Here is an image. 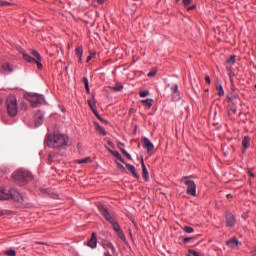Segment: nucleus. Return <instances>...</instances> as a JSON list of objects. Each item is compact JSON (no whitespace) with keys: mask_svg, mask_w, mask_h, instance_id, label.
I'll use <instances>...</instances> for the list:
<instances>
[{"mask_svg":"<svg viewBox=\"0 0 256 256\" xmlns=\"http://www.w3.org/2000/svg\"><path fill=\"white\" fill-rule=\"evenodd\" d=\"M108 153H110L111 155H113V157H115L116 159H118V161L120 163H125V159H123V157H121V154L118 151H113L111 150L109 147L105 146Z\"/></svg>","mask_w":256,"mask_h":256,"instance_id":"17","label":"nucleus"},{"mask_svg":"<svg viewBox=\"0 0 256 256\" xmlns=\"http://www.w3.org/2000/svg\"><path fill=\"white\" fill-rule=\"evenodd\" d=\"M88 105H89V107L92 109V111H93V109H97V108L95 107V103H93L91 100H88Z\"/></svg>","mask_w":256,"mask_h":256,"instance_id":"41","label":"nucleus"},{"mask_svg":"<svg viewBox=\"0 0 256 256\" xmlns=\"http://www.w3.org/2000/svg\"><path fill=\"white\" fill-rule=\"evenodd\" d=\"M95 127H96V131H98V133H100V135H103L104 137H105V135H107V131L105 130V128L100 126L99 123H95Z\"/></svg>","mask_w":256,"mask_h":256,"instance_id":"24","label":"nucleus"},{"mask_svg":"<svg viewBox=\"0 0 256 256\" xmlns=\"http://www.w3.org/2000/svg\"><path fill=\"white\" fill-rule=\"evenodd\" d=\"M26 98L32 107H39L45 101V97L37 93H29Z\"/></svg>","mask_w":256,"mask_h":256,"instance_id":"6","label":"nucleus"},{"mask_svg":"<svg viewBox=\"0 0 256 256\" xmlns=\"http://www.w3.org/2000/svg\"><path fill=\"white\" fill-rule=\"evenodd\" d=\"M90 161H91V158L86 157V158H83L81 160H77L76 163H78V165H83V163H89Z\"/></svg>","mask_w":256,"mask_h":256,"instance_id":"31","label":"nucleus"},{"mask_svg":"<svg viewBox=\"0 0 256 256\" xmlns=\"http://www.w3.org/2000/svg\"><path fill=\"white\" fill-rule=\"evenodd\" d=\"M237 223V219L235 218V214L231 212L226 213V227H235Z\"/></svg>","mask_w":256,"mask_h":256,"instance_id":"10","label":"nucleus"},{"mask_svg":"<svg viewBox=\"0 0 256 256\" xmlns=\"http://www.w3.org/2000/svg\"><path fill=\"white\" fill-rule=\"evenodd\" d=\"M226 245L228 248L236 250L239 248L240 242L237 240V238H231L226 242Z\"/></svg>","mask_w":256,"mask_h":256,"instance_id":"14","label":"nucleus"},{"mask_svg":"<svg viewBox=\"0 0 256 256\" xmlns=\"http://www.w3.org/2000/svg\"><path fill=\"white\" fill-rule=\"evenodd\" d=\"M252 255L256 256V248L252 251Z\"/></svg>","mask_w":256,"mask_h":256,"instance_id":"52","label":"nucleus"},{"mask_svg":"<svg viewBox=\"0 0 256 256\" xmlns=\"http://www.w3.org/2000/svg\"><path fill=\"white\" fill-rule=\"evenodd\" d=\"M0 71L2 73H12L13 66H11V64H9V63H4V64H2Z\"/></svg>","mask_w":256,"mask_h":256,"instance_id":"21","label":"nucleus"},{"mask_svg":"<svg viewBox=\"0 0 256 256\" xmlns=\"http://www.w3.org/2000/svg\"><path fill=\"white\" fill-rule=\"evenodd\" d=\"M188 253H189V255H191V256H201V254H199V252H197V251H195V250H193V249H189V250H188Z\"/></svg>","mask_w":256,"mask_h":256,"instance_id":"34","label":"nucleus"},{"mask_svg":"<svg viewBox=\"0 0 256 256\" xmlns=\"http://www.w3.org/2000/svg\"><path fill=\"white\" fill-rule=\"evenodd\" d=\"M141 103L144 105V107H147V109H151V107H153V99L151 98L141 100Z\"/></svg>","mask_w":256,"mask_h":256,"instance_id":"23","label":"nucleus"},{"mask_svg":"<svg viewBox=\"0 0 256 256\" xmlns=\"http://www.w3.org/2000/svg\"><path fill=\"white\" fill-rule=\"evenodd\" d=\"M7 113L9 117H16L19 113V106L17 105V98L13 95L8 96L6 99Z\"/></svg>","mask_w":256,"mask_h":256,"instance_id":"3","label":"nucleus"},{"mask_svg":"<svg viewBox=\"0 0 256 256\" xmlns=\"http://www.w3.org/2000/svg\"><path fill=\"white\" fill-rule=\"evenodd\" d=\"M106 1H107V0H93V1H92V5H93L94 7H99V5L105 4Z\"/></svg>","mask_w":256,"mask_h":256,"instance_id":"30","label":"nucleus"},{"mask_svg":"<svg viewBox=\"0 0 256 256\" xmlns=\"http://www.w3.org/2000/svg\"><path fill=\"white\" fill-rule=\"evenodd\" d=\"M104 247H107V249H111L112 253H116L115 246L111 242H105Z\"/></svg>","mask_w":256,"mask_h":256,"instance_id":"29","label":"nucleus"},{"mask_svg":"<svg viewBox=\"0 0 256 256\" xmlns=\"http://www.w3.org/2000/svg\"><path fill=\"white\" fill-rule=\"evenodd\" d=\"M157 75V71H151L147 74V77H155Z\"/></svg>","mask_w":256,"mask_h":256,"instance_id":"42","label":"nucleus"},{"mask_svg":"<svg viewBox=\"0 0 256 256\" xmlns=\"http://www.w3.org/2000/svg\"><path fill=\"white\" fill-rule=\"evenodd\" d=\"M249 175H250L251 177H254V174H253V173H251V172L249 173Z\"/></svg>","mask_w":256,"mask_h":256,"instance_id":"56","label":"nucleus"},{"mask_svg":"<svg viewBox=\"0 0 256 256\" xmlns=\"http://www.w3.org/2000/svg\"><path fill=\"white\" fill-rule=\"evenodd\" d=\"M140 97H148L149 95V91L145 90V91H140L139 92Z\"/></svg>","mask_w":256,"mask_h":256,"instance_id":"37","label":"nucleus"},{"mask_svg":"<svg viewBox=\"0 0 256 256\" xmlns=\"http://www.w3.org/2000/svg\"><path fill=\"white\" fill-rule=\"evenodd\" d=\"M93 57H95V53L90 54L87 59H86V63H89V61H91V59H93Z\"/></svg>","mask_w":256,"mask_h":256,"instance_id":"43","label":"nucleus"},{"mask_svg":"<svg viewBox=\"0 0 256 256\" xmlns=\"http://www.w3.org/2000/svg\"><path fill=\"white\" fill-rule=\"evenodd\" d=\"M113 91H121L123 89V85L121 84H116V86H114Z\"/></svg>","mask_w":256,"mask_h":256,"instance_id":"35","label":"nucleus"},{"mask_svg":"<svg viewBox=\"0 0 256 256\" xmlns=\"http://www.w3.org/2000/svg\"><path fill=\"white\" fill-rule=\"evenodd\" d=\"M13 193V189L7 190L5 188H0V199L2 201H7L11 199Z\"/></svg>","mask_w":256,"mask_h":256,"instance_id":"11","label":"nucleus"},{"mask_svg":"<svg viewBox=\"0 0 256 256\" xmlns=\"http://www.w3.org/2000/svg\"><path fill=\"white\" fill-rule=\"evenodd\" d=\"M226 198H227V200L230 201V202L233 201V195H231V194H227V195H226Z\"/></svg>","mask_w":256,"mask_h":256,"instance_id":"45","label":"nucleus"},{"mask_svg":"<svg viewBox=\"0 0 256 256\" xmlns=\"http://www.w3.org/2000/svg\"><path fill=\"white\" fill-rule=\"evenodd\" d=\"M87 245L90 247V249L97 248V234L95 232H92L91 238L88 240Z\"/></svg>","mask_w":256,"mask_h":256,"instance_id":"13","label":"nucleus"},{"mask_svg":"<svg viewBox=\"0 0 256 256\" xmlns=\"http://www.w3.org/2000/svg\"><path fill=\"white\" fill-rule=\"evenodd\" d=\"M98 119H99V121H101V123H106V124L108 123L107 120H105V119H104L103 117H101V116H100V118H98Z\"/></svg>","mask_w":256,"mask_h":256,"instance_id":"49","label":"nucleus"},{"mask_svg":"<svg viewBox=\"0 0 256 256\" xmlns=\"http://www.w3.org/2000/svg\"><path fill=\"white\" fill-rule=\"evenodd\" d=\"M126 165V169L130 171V173L135 177L136 179H139V174H137V169H135V166L129 164V163H124Z\"/></svg>","mask_w":256,"mask_h":256,"instance_id":"18","label":"nucleus"},{"mask_svg":"<svg viewBox=\"0 0 256 256\" xmlns=\"http://www.w3.org/2000/svg\"><path fill=\"white\" fill-rule=\"evenodd\" d=\"M117 147L118 149L121 151V153H123L126 158L129 160V161H132L133 160V157H131V154H129L127 152V150L123 147H125V144L123 142H117Z\"/></svg>","mask_w":256,"mask_h":256,"instance_id":"16","label":"nucleus"},{"mask_svg":"<svg viewBox=\"0 0 256 256\" xmlns=\"http://www.w3.org/2000/svg\"><path fill=\"white\" fill-rule=\"evenodd\" d=\"M184 231H185V233H193V227H191V226H185L184 227Z\"/></svg>","mask_w":256,"mask_h":256,"instance_id":"36","label":"nucleus"},{"mask_svg":"<svg viewBox=\"0 0 256 256\" xmlns=\"http://www.w3.org/2000/svg\"><path fill=\"white\" fill-rule=\"evenodd\" d=\"M24 61H27L28 63H35L37 64V69H43V64L41 63V54L37 52V50L32 51L33 57H31L29 54L22 52Z\"/></svg>","mask_w":256,"mask_h":256,"instance_id":"4","label":"nucleus"},{"mask_svg":"<svg viewBox=\"0 0 256 256\" xmlns=\"http://www.w3.org/2000/svg\"><path fill=\"white\" fill-rule=\"evenodd\" d=\"M10 199H13L15 203H17V205L19 207H21V205H23L25 199H23V195H21V193H19V191L15 190L12 188V196Z\"/></svg>","mask_w":256,"mask_h":256,"instance_id":"9","label":"nucleus"},{"mask_svg":"<svg viewBox=\"0 0 256 256\" xmlns=\"http://www.w3.org/2000/svg\"><path fill=\"white\" fill-rule=\"evenodd\" d=\"M193 9H197V5H192L187 8V11H193Z\"/></svg>","mask_w":256,"mask_h":256,"instance_id":"46","label":"nucleus"},{"mask_svg":"<svg viewBox=\"0 0 256 256\" xmlns=\"http://www.w3.org/2000/svg\"><path fill=\"white\" fill-rule=\"evenodd\" d=\"M107 143H108L109 147H112V149L115 147V144H113V142L108 141Z\"/></svg>","mask_w":256,"mask_h":256,"instance_id":"50","label":"nucleus"},{"mask_svg":"<svg viewBox=\"0 0 256 256\" xmlns=\"http://www.w3.org/2000/svg\"><path fill=\"white\" fill-rule=\"evenodd\" d=\"M34 119H35L36 127H40V125H43L44 117H43V113H41V111H37L35 113Z\"/></svg>","mask_w":256,"mask_h":256,"instance_id":"15","label":"nucleus"},{"mask_svg":"<svg viewBox=\"0 0 256 256\" xmlns=\"http://www.w3.org/2000/svg\"><path fill=\"white\" fill-rule=\"evenodd\" d=\"M141 166H142V175L145 181H149V171L147 170V166H145V162L143 159L141 160Z\"/></svg>","mask_w":256,"mask_h":256,"instance_id":"22","label":"nucleus"},{"mask_svg":"<svg viewBox=\"0 0 256 256\" xmlns=\"http://www.w3.org/2000/svg\"><path fill=\"white\" fill-rule=\"evenodd\" d=\"M46 145L52 149H65L69 145V137L64 134H48Z\"/></svg>","mask_w":256,"mask_h":256,"instance_id":"1","label":"nucleus"},{"mask_svg":"<svg viewBox=\"0 0 256 256\" xmlns=\"http://www.w3.org/2000/svg\"><path fill=\"white\" fill-rule=\"evenodd\" d=\"M255 88H256V85H255Z\"/></svg>","mask_w":256,"mask_h":256,"instance_id":"59","label":"nucleus"},{"mask_svg":"<svg viewBox=\"0 0 256 256\" xmlns=\"http://www.w3.org/2000/svg\"><path fill=\"white\" fill-rule=\"evenodd\" d=\"M65 71H66V73L69 71V66L65 67Z\"/></svg>","mask_w":256,"mask_h":256,"instance_id":"54","label":"nucleus"},{"mask_svg":"<svg viewBox=\"0 0 256 256\" xmlns=\"http://www.w3.org/2000/svg\"><path fill=\"white\" fill-rule=\"evenodd\" d=\"M83 83L85 85V89H86L87 93H89V79H87V77H84Z\"/></svg>","mask_w":256,"mask_h":256,"instance_id":"32","label":"nucleus"},{"mask_svg":"<svg viewBox=\"0 0 256 256\" xmlns=\"http://www.w3.org/2000/svg\"><path fill=\"white\" fill-rule=\"evenodd\" d=\"M94 115L97 117V119L101 118V115H99V112H97V108L92 110Z\"/></svg>","mask_w":256,"mask_h":256,"instance_id":"44","label":"nucleus"},{"mask_svg":"<svg viewBox=\"0 0 256 256\" xmlns=\"http://www.w3.org/2000/svg\"><path fill=\"white\" fill-rule=\"evenodd\" d=\"M36 243V245H47V243H45V242H35Z\"/></svg>","mask_w":256,"mask_h":256,"instance_id":"51","label":"nucleus"},{"mask_svg":"<svg viewBox=\"0 0 256 256\" xmlns=\"http://www.w3.org/2000/svg\"><path fill=\"white\" fill-rule=\"evenodd\" d=\"M59 159V153L58 152H50L48 155V165H52L53 161H57Z\"/></svg>","mask_w":256,"mask_h":256,"instance_id":"19","label":"nucleus"},{"mask_svg":"<svg viewBox=\"0 0 256 256\" xmlns=\"http://www.w3.org/2000/svg\"><path fill=\"white\" fill-rule=\"evenodd\" d=\"M205 81L208 83V85L211 84V78L209 76H205Z\"/></svg>","mask_w":256,"mask_h":256,"instance_id":"47","label":"nucleus"},{"mask_svg":"<svg viewBox=\"0 0 256 256\" xmlns=\"http://www.w3.org/2000/svg\"><path fill=\"white\" fill-rule=\"evenodd\" d=\"M0 7H13V3L6 0H0Z\"/></svg>","mask_w":256,"mask_h":256,"instance_id":"28","label":"nucleus"},{"mask_svg":"<svg viewBox=\"0 0 256 256\" xmlns=\"http://www.w3.org/2000/svg\"><path fill=\"white\" fill-rule=\"evenodd\" d=\"M98 210L100 211L101 215L108 221V223H113L115 221V216L109 213V208L104 204H98Z\"/></svg>","mask_w":256,"mask_h":256,"instance_id":"7","label":"nucleus"},{"mask_svg":"<svg viewBox=\"0 0 256 256\" xmlns=\"http://www.w3.org/2000/svg\"><path fill=\"white\" fill-rule=\"evenodd\" d=\"M75 55L79 59V63H83V46H77L75 49Z\"/></svg>","mask_w":256,"mask_h":256,"instance_id":"20","label":"nucleus"},{"mask_svg":"<svg viewBox=\"0 0 256 256\" xmlns=\"http://www.w3.org/2000/svg\"><path fill=\"white\" fill-rule=\"evenodd\" d=\"M86 1H89V0H86Z\"/></svg>","mask_w":256,"mask_h":256,"instance_id":"60","label":"nucleus"},{"mask_svg":"<svg viewBox=\"0 0 256 256\" xmlns=\"http://www.w3.org/2000/svg\"><path fill=\"white\" fill-rule=\"evenodd\" d=\"M249 143H250L249 137L245 136L244 139L242 140V146H243L244 150L249 148Z\"/></svg>","mask_w":256,"mask_h":256,"instance_id":"25","label":"nucleus"},{"mask_svg":"<svg viewBox=\"0 0 256 256\" xmlns=\"http://www.w3.org/2000/svg\"><path fill=\"white\" fill-rule=\"evenodd\" d=\"M236 58H237V55H231V56L227 59L226 63L229 64V65H233V64H235V62H236Z\"/></svg>","mask_w":256,"mask_h":256,"instance_id":"27","label":"nucleus"},{"mask_svg":"<svg viewBox=\"0 0 256 256\" xmlns=\"http://www.w3.org/2000/svg\"><path fill=\"white\" fill-rule=\"evenodd\" d=\"M171 91L172 93H177L179 91V86L177 84L173 85L171 87Z\"/></svg>","mask_w":256,"mask_h":256,"instance_id":"40","label":"nucleus"},{"mask_svg":"<svg viewBox=\"0 0 256 256\" xmlns=\"http://www.w3.org/2000/svg\"><path fill=\"white\" fill-rule=\"evenodd\" d=\"M0 105H3V100L0 98Z\"/></svg>","mask_w":256,"mask_h":256,"instance_id":"55","label":"nucleus"},{"mask_svg":"<svg viewBox=\"0 0 256 256\" xmlns=\"http://www.w3.org/2000/svg\"><path fill=\"white\" fill-rule=\"evenodd\" d=\"M110 224L112 225V228L115 231V233L118 235L119 239H121L122 241H125V234L123 233V230H121V226L119 225V222H117V220H113L112 222H110Z\"/></svg>","mask_w":256,"mask_h":256,"instance_id":"8","label":"nucleus"},{"mask_svg":"<svg viewBox=\"0 0 256 256\" xmlns=\"http://www.w3.org/2000/svg\"><path fill=\"white\" fill-rule=\"evenodd\" d=\"M191 3H193V0H182V4L184 5V7L191 5Z\"/></svg>","mask_w":256,"mask_h":256,"instance_id":"39","label":"nucleus"},{"mask_svg":"<svg viewBox=\"0 0 256 256\" xmlns=\"http://www.w3.org/2000/svg\"><path fill=\"white\" fill-rule=\"evenodd\" d=\"M192 239L193 238H191V237H186V238H184V243H189V241H192Z\"/></svg>","mask_w":256,"mask_h":256,"instance_id":"48","label":"nucleus"},{"mask_svg":"<svg viewBox=\"0 0 256 256\" xmlns=\"http://www.w3.org/2000/svg\"><path fill=\"white\" fill-rule=\"evenodd\" d=\"M12 179H14L18 185H25L28 181H33L34 176L30 171L17 170L12 174Z\"/></svg>","mask_w":256,"mask_h":256,"instance_id":"2","label":"nucleus"},{"mask_svg":"<svg viewBox=\"0 0 256 256\" xmlns=\"http://www.w3.org/2000/svg\"><path fill=\"white\" fill-rule=\"evenodd\" d=\"M3 216V212H0V217Z\"/></svg>","mask_w":256,"mask_h":256,"instance_id":"57","label":"nucleus"},{"mask_svg":"<svg viewBox=\"0 0 256 256\" xmlns=\"http://www.w3.org/2000/svg\"><path fill=\"white\" fill-rule=\"evenodd\" d=\"M216 91H218L219 97H223L225 95V90L223 89V85L216 86Z\"/></svg>","mask_w":256,"mask_h":256,"instance_id":"26","label":"nucleus"},{"mask_svg":"<svg viewBox=\"0 0 256 256\" xmlns=\"http://www.w3.org/2000/svg\"><path fill=\"white\" fill-rule=\"evenodd\" d=\"M117 168L120 169L123 173H125V166H123L121 163L116 162Z\"/></svg>","mask_w":256,"mask_h":256,"instance_id":"38","label":"nucleus"},{"mask_svg":"<svg viewBox=\"0 0 256 256\" xmlns=\"http://www.w3.org/2000/svg\"><path fill=\"white\" fill-rule=\"evenodd\" d=\"M142 143V147L147 150V153H151L155 149V145L147 137L142 138Z\"/></svg>","mask_w":256,"mask_h":256,"instance_id":"12","label":"nucleus"},{"mask_svg":"<svg viewBox=\"0 0 256 256\" xmlns=\"http://www.w3.org/2000/svg\"><path fill=\"white\" fill-rule=\"evenodd\" d=\"M22 107H24V109H27V104L22 103Z\"/></svg>","mask_w":256,"mask_h":256,"instance_id":"53","label":"nucleus"},{"mask_svg":"<svg viewBox=\"0 0 256 256\" xmlns=\"http://www.w3.org/2000/svg\"><path fill=\"white\" fill-rule=\"evenodd\" d=\"M177 3H179V0H176Z\"/></svg>","mask_w":256,"mask_h":256,"instance_id":"58","label":"nucleus"},{"mask_svg":"<svg viewBox=\"0 0 256 256\" xmlns=\"http://www.w3.org/2000/svg\"><path fill=\"white\" fill-rule=\"evenodd\" d=\"M184 185L187 186V195H192V197H197V185L193 180H189V177L184 176L181 180Z\"/></svg>","mask_w":256,"mask_h":256,"instance_id":"5","label":"nucleus"},{"mask_svg":"<svg viewBox=\"0 0 256 256\" xmlns=\"http://www.w3.org/2000/svg\"><path fill=\"white\" fill-rule=\"evenodd\" d=\"M4 253H5V255H8V256H15V255H17V252L14 249L7 250Z\"/></svg>","mask_w":256,"mask_h":256,"instance_id":"33","label":"nucleus"}]
</instances>
